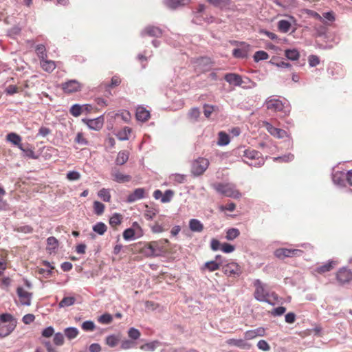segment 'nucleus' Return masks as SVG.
Returning a JSON list of instances; mask_svg holds the SVG:
<instances>
[{
	"mask_svg": "<svg viewBox=\"0 0 352 352\" xmlns=\"http://www.w3.org/2000/svg\"><path fill=\"white\" fill-rule=\"evenodd\" d=\"M146 193V190L143 188H138L134 190L133 192L130 193L127 198L126 201L128 203H133L139 199H141L144 197Z\"/></svg>",
	"mask_w": 352,
	"mask_h": 352,
	"instance_id": "f3484780",
	"label": "nucleus"
},
{
	"mask_svg": "<svg viewBox=\"0 0 352 352\" xmlns=\"http://www.w3.org/2000/svg\"><path fill=\"white\" fill-rule=\"evenodd\" d=\"M240 234V231L237 228H230L226 231V238L228 241L234 240L237 238Z\"/></svg>",
	"mask_w": 352,
	"mask_h": 352,
	"instance_id": "ea45409f",
	"label": "nucleus"
},
{
	"mask_svg": "<svg viewBox=\"0 0 352 352\" xmlns=\"http://www.w3.org/2000/svg\"><path fill=\"white\" fill-rule=\"evenodd\" d=\"M186 177V176L185 175L179 173L173 174L170 177V179L179 184L184 182Z\"/></svg>",
	"mask_w": 352,
	"mask_h": 352,
	"instance_id": "5fc2aeb1",
	"label": "nucleus"
},
{
	"mask_svg": "<svg viewBox=\"0 0 352 352\" xmlns=\"http://www.w3.org/2000/svg\"><path fill=\"white\" fill-rule=\"evenodd\" d=\"M122 221V215L118 213H115L109 219V224L113 228H116L119 226Z\"/></svg>",
	"mask_w": 352,
	"mask_h": 352,
	"instance_id": "f704fd0d",
	"label": "nucleus"
},
{
	"mask_svg": "<svg viewBox=\"0 0 352 352\" xmlns=\"http://www.w3.org/2000/svg\"><path fill=\"white\" fill-rule=\"evenodd\" d=\"M254 287L255 288L254 296L257 300L270 302V298H276L275 293H270L260 280L257 279L254 280Z\"/></svg>",
	"mask_w": 352,
	"mask_h": 352,
	"instance_id": "7ed1b4c3",
	"label": "nucleus"
},
{
	"mask_svg": "<svg viewBox=\"0 0 352 352\" xmlns=\"http://www.w3.org/2000/svg\"><path fill=\"white\" fill-rule=\"evenodd\" d=\"M291 21L287 20H280L277 23V28L279 32L282 33H287L292 28V22H295L296 20L294 16H289Z\"/></svg>",
	"mask_w": 352,
	"mask_h": 352,
	"instance_id": "a211bd4d",
	"label": "nucleus"
},
{
	"mask_svg": "<svg viewBox=\"0 0 352 352\" xmlns=\"http://www.w3.org/2000/svg\"><path fill=\"white\" fill-rule=\"evenodd\" d=\"M82 329L85 331H92L95 329V324L92 321H85L82 324Z\"/></svg>",
	"mask_w": 352,
	"mask_h": 352,
	"instance_id": "680f3d73",
	"label": "nucleus"
},
{
	"mask_svg": "<svg viewBox=\"0 0 352 352\" xmlns=\"http://www.w3.org/2000/svg\"><path fill=\"white\" fill-rule=\"evenodd\" d=\"M123 238L125 240H131L136 238V234H135L133 230L131 228L126 229L122 234Z\"/></svg>",
	"mask_w": 352,
	"mask_h": 352,
	"instance_id": "603ef678",
	"label": "nucleus"
},
{
	"mask_svg": "<svg viewBox=\"0 0 352 352\" xmlns=\"http://www.w3.org/2000/svg\"><path fill=\"white\" fill-rule=\"evenodd\" d=\"M98 197L105 202H109L111 200V194L108 189L102 188L98 193Z\"/></svg>",
	"mask_w": 352,
	"mask_h": 352,
	"instance_id": "37998d69",
	"label": "nucleus"
},
{
	"mask_svg": "<svg viewBox=\"0 0 352 352\" xmlns=\"http://www.w3.org/2000/svg\"><path fill=\"white\" fill-rule=\"evenodd\" d=\"M131 133V129L125 126L122 130L120 131L117 133V137L120 140H126L129 139V136Z\"/></svg>",
	"mask_w": 352,
	"mask_h": 352,
	"instance_id": "e433bc0d",
	"label": "nucleus"
},
{
	"mask_svg": "<svg viewBox=\"0 0 352 352\" xmlns=\"http://www.w3.org/2000/svg\"><path fill=\"white\" fill-rule=\"evenodd\" d=\"M242 157L243 162L251 166L261 167L265 163V159L261 153L254 149L244 150Z\"/></svg>",
	"mask_w": 352,
	"mask_h": 352,
	"instance_id": "f257e3e1",
	"label": "nucleus"
},
{
	"mask_svg": "<svg viewBox=\"0 0 352 352\" xmlns=\"http://www.w3.org/2000/svg\"><path fill=\"white\" fill-rule=\"evenodd\" d=\"M54 343L57 346H61L64 343V336L61 333H56L53 339Z\"/></svg>",
	"mask_w": 352,
	"mask_h": 352,
	"instance_id": "6e6d98bb",
	"label": "nucleus"
},
{
	"mask_svg": "<svg viewBox=\"0 0 352 352\" xmlns=\"http://www.w3.org/2000/svg\"><path fill=\"white\" fill-rule=\"evenodd\" d=\"M221 250L225 253H230L234 250V247L231 244L224 243L221 245Z\"/></svg>",
	"mask_w": 352,
	"mask_h": 352,
	"instance_id": "338daca9",
	"label": "nucleus"
},
{
	"mask_svg": "<svg viewBox=\"0 0 352 352\" xmlns=\"http://www.w3.org/2000/svg\"><path fill=\"white\" fill-rule=\"evenodd\" d=\"M214 189L219 193L234 199H239L241 192L236 189L235 185L231 183H217L213 185Z\"/></svg>",
	"mask_w": 352,
	"mask_h": 352,
	"instance_id": "20e7f679",
	"label": "nucleus"
},
{
	"mask_svg": "<svg viewBox=\"0 0 352 352\" xmlns=\"http://www.w3.org/2000/svg\"><path fill=\"white\" fill-rule=\"evenodd\" d=\"M0 322L7 323L0 324V337L4 338L10 335L16 327V320L10 314H2L0 315Z\"/></svg>",
	"mask_w": 352,
	"mask_h": 352,
	"instance_id": "f03ea898",
	"label": "nucleus"
},
{
	"mask_svg": "<svg viewBox=\"0 0 352 352\" xmlns=\"http://www.w3.org/2000/svg\"><path fill=\"white\" fill-rule=\"evenodd\" d=\"M112 320V316L110 314H105L100 317L98 321L102 324H109L111 322Z\"/></svg>",
	"mask_w": 352,
	"mask_h": 352,
	"instance_id": "69168bd1",
	"label": "nucleus"
},
{
	"mask_svg": "<svg viewBox=\"0 0 352 352\" xmlns=\"http://www.w3.org/2000/svg\"><path fill=\"white\" fill-rule=\"evenodd\" d=\"M135 343L132 340H124L122 341L120 347L122 349L126 350L133 347Z\"/></svg>",
	"mask_w": 352,
	"mask_h": 352,
	"instance_id": "0e129e2a",
	"label": "nucleus"
},
{
	"mask_svg": "<svg viewBox=\"0 0 352 352\" xmlns=\"http://www.w3.org/2000/svg\"><path fill=\"white\" fill-rule=\"evenodd\" d=\"M143 34L159 37L162 35V30L157 27L149 25L144 30Z\"/></svg>",
	"mask_w": 352,
	"mask_h": 352,
	"instance_id": "bb28decb",
	"label": "nucleus"
},
{
	"mask_svg": "<svg viewBox=\"0 0 352 352\" xmlns=\"http://www.w3.org/2000/svg\"><path fill=\"white\" fill-rule=\"evenodd\" d=\"M336 265V263L335 261H329L328 263L318 267L316 271L319 274H324L333 270Z\"/></svg>",
	"mask_w": 352,
	"mask_h": 352,
	"instance_id": "7c9ffc66",
	"label": "nucleus"
},
{
	"mask_svg": "<svg viewBox=\"0 0 352 352\" xmlns=\"http://www.w3.org/2000/svg\"><path fill=\"white\" fill-rule=\"evenodd\" d=\"M221 267V263L218 261H210L204 263V265L201 267V270H208V272H212L219 270Z\"/></svg>",
	"mask_w": 352,
	"mask_h": 352,
	"instance_id": "393cba45",
	"label": "nucleus"
},
{
	"mask_svg": "<svg viewBox=\"0 0 352 352\" xmlns=\"http://www.w3.org/2000/svg\"><path fill=\"white\" fill-rule=\"evenodd\" d=\"M136 118L142 122L147 121L150 118V112L144 107H139L136 109Z\"/></svg>",
	"mask_w": 352,
	"mask_h": 352,
	"instance_id": "b1692460",
	"label": "nucleus"
},
{
	"mask_svg": "<svg viewBox=\"0 0 352 352\" xmlns=\"http://www.w3.org/2000/svg\"><path fill=\"white\" fill-rule=\"evenodd\" d=\"M302 254L303 251L299 249L278 248L274 251V256L281 260L289 257H299Z\"/></svg>",
	"mask_w": 352,
	"mask_h": 352,
	"instance_id": "423d86ee",
	"label": "nucleus"
},
{
	"mask_svg": "<svg viewBox=\"0 0 352 352\" xmlns=\"http://www.w3.org/2000/svg\"><path fill=\"white\" fill-rule=\"evenodd\" d=\"M129 153L127 151H121L118 153L117 157L116 159V164L117 165H123L124 164L129 160Z\"/></svg>",
	"mask_w": 352,
	"mask_h": 352,
	"instance_id": "c756f323",
	"label": "nucleus"
},
{
	"mask_svg": "<svg viewBox=\"0 0 352 352\" xmlns=\"http://www.w3.org/2000/svg\"><path fill=\"white\" fill-rule=\"evenodd\" d=\"M226 343L228 345L235 346L239 349H245V350H249L252 347L251 344L245 342L244 340H242V339H234V338L228 339L226 341Z\"/></svg>",
	"mask_w": 352,
	"mask_h": 352,
	"instance_id": "6ab92c4d",
	"label": "nucleus"
},
{
	"mask_svg": "<svg viewBox=\"0 0 352 352\" xmlns=\"http://www.w3.org/2000/svg\"><path fill=\"white\" fill-rule=\"evenodd\" d=\"M41 67L47 73H52L56 67L55 61L48 60L47 58L40 60Z\"/></svg>",
	"mask_w": 352,
	"mask_h": 352,
	"instance_id": "5701e85b",
	"label": "nucleus"
},
{
	"mask_svg": "<svg viewBox=\"0 0 352 352\" xmlns=\"http://www.w3.org/2000/svg\"><path fill=\"white\" fill-rule=\"evenodd\" d=\"M94 212L97 215H101L104 210V205L100 201H95L94 202Z\"/></svg>",
	"mask_w": 352,
	"mask_h": 352,
	"instance_id": "3c124183",
	"label": "nucleus"
},
{
	"mask_svg": "<svg viewBox=\"0 0 352 352\" xmlns=\"http://www.w3.org/2000/svg\"><path fill=\"white\" fill-rule=\"evenodd\" d=\"M145 208L144 216L147 220L153 219L157 213V210L154 207L146 205Z\"/></svg>",
	"mask_w": 352,
	"mask_h": 352,
	"instance_id": "2f4dec72",
	"label": "nucleus"
},
{
	"mask_svg": "<svg viewBox=\"0 0 352 352\" xmlns=\"http://www.w3.org/2000/svg\"><path fill=\"white\" fill-rule=\"evenodd\" d=\"M76 302V298L73 296L64 297L62 300L59 302V307H66L73 305Z\"/></svg>",
	"mask_w": 352,
	"mask_h": 352,
	"instance_id": "c9c22d12",
	"label": "nucleus"
},
{
	"mask_svg": "<svg viewBox=\"0 0 352 352\" xmlns=\"http://www.w3.org/2000/svg\"><path fill=\"white\" fill-rule=\"evenodd\" d=\"M173 192L171 190H167L165 191L164 194L162 195L161 201L162 203H167L170 201L173 196Z\"/></svg>",
	"mask_w": 352,
	"mask_h": 352,
	"instance_id": "4d7b16f0",
	"label": "nucleus"
},
{
	"mask_svg": "<svg viewBox=\"0 0 352 352\" xmlns=\"http://www.w3.org/2000/svg\"><path fill=\"white\" fill-rule=\"evenodd\" d=\"M152 245L155 252L159 255L161 252H165L167 250V245L169 243V241L166 239H162L158 241L150 242Z\"/></svg>",
	"mask_w": 352,
	"mask_h": 352,
	"instance_id": "dca6fc26",
	"label": "nucleus"
},
{
	"mask_svg": "<svg viewBox=\"0 0 352 352\" xmlns=\"http://www.w3.org/2000/svg\"><path fill=\"white\" fill-rule=\"evenodd\" d=\"M120 83H121V79L120 78V77L117 76H114L111 78V83L109 85H106L105 86H106V87L113 88V87H116L120 85Z\"/></svg>",
	"mask_w": 352,
	"mask_h": 352,
	"instance_id": "bf43d9fd",
	"label": "nucleus"
},
{
	"mask_svg": "<svg viewBox=\"0 0 352 352\" xmlns=\"http://www.w3.org/2000/svg\"><path fill=\"white\" fill-rule=\"evenodd\" d=\"M224 79L230 85L234 86H241L243 83L242 78L240 75L235 73H228L224 76Z\"/></svg>",
	"mask_w": 352,
	"mask_h": 352,
	"instance_id": "aec40b11",
	"label": "nucleus"
},
{
	"mask_svg": "<svg viewBox=\"0 0 352 352\" xmlns=\"http://www.w3.org/2000/svg\"><path fill=\"white\" fill-rule=\"evenodd\" d=\"M16 292L21 305H30L31 303L32 293L28 292L22 287H18Z\"/></svg>",
	"mask_w": 352,
	"mask_h": 352,
	"instance_id": "2eb2a0df",
	"label": "nucleus"
},
{
	"mask_svg": "<svg viewBox=\"0 0 352 352\" xmlns=\"http://www.w3.org/2000/svg\"><path fill=\"white\" fill-rule=\"evenodd\" d=\"M6 140L13 145L17 146L19 149H23V144L21 137L16 133L12 132L6 135Z\"/></svg>",
	"mask_w": 352,
	"mask_h": 352,
	"instance_id": "4be33fe9",
	"label": "nucleus"
},
{
	"mask_svg": "<svg viewBox=\"0 0 352 352\" xmlns=\"http://www.w3.org/2000/svg\"><path fill=\"white\" fill-rule=\"evenodd\" d=\"M140 253L146 257H152L157 256V253L154 250L151 243H144L143 245L138 249Z\"/></svg>",
	"mask_w": 352,
	"mask_h": 352,
	"instance_id": "412c9836",
	"label": "nucleus"
},
{
	"mask_svg": "<svg viewBox=\"0 0 352 352\" xmlns=\"http://www.w3.org/2000/svg\"><path fill=\"white\" fill-rule=\"evenodd\" d=\"M131 229L133 230L135 234H136V238H140L143 236L144 232L140 225L135 221L132 223Z\"/></svg>",
	"mask_w": 352,
	"mask_h": 352,
	"instance_id": "a18cd8bd",
	"label": "nucleus"
},
{
	"mask_svg": "<svg viewBox=\"0 0 352 352\" xmlns=\"http://www.w3.org/2000/svg\"><path fill=\"white\" fill-rule=\"evenodd\" d=\"M119 341H120V337L118 336H116V335L109 336L106 338V344L111 347L116 346L118 344V343L119 342Z\"/></svg>",
	"mask_w": 352,
	"mask_h": 352,
	"instance_id": "79ce46f5",
	"label": "nucleus"
},
{
	"mask_svg": "<svg viewBox=\"0 0 352 352\" xmlns=\"http://www.w3.org/2000/svg\"><path fill=\"white\" fill-rule=\"evenodd\" d=\"M58 241L54 236H50L47 239L46 250L49 253L54 252L58 247Z\"/></svg>",
	"mask_w": 352,
	"mask_h": 352,
	"instance_id": "a878e982",
	"label": "nucleus"
},
{
	"mask_svg": "<svg viewBox=\"0 0 352 352\" xmlns=\"http://www.w3.org/2000/svg\"><path fill=\"white\" fill-rule=\"evenodd\" d=\"M258 348L263 351H268L270 349L269 344L264 340H261L257 343Z\"/></svg>",
	"mask_w": 352,
	"mask_h": 352,
	"instance_id": "052dcab7",
	"label": "nucleus"
},
{
	"mask_svg": "<svg viewBox=\"0 0 352 352\" xmlns=\"http://www.w3.org/2000/svg\"><path fill=\"white\" fill-rule=\"evenodd\" d=\"M265 106L268 110L274 112L282 111L284 109V104L283 102L276 98H267L265 101Z\"/></svg>",
	"mask_w": 352,
	"mask_h": 352,
	"instance_id": "1a4fd4ad",
	"label": "nucleus"
},
{
	"mask_svg": "<svg viewBox=\"0 0 352 352\" xmlns=\"http://www.w3.org/2000/svg\"><path fill=\"white\" fill-rule=\"evenodd\" d=\"M200 116V111L198 108H192L188 114V118L192 121H197Z\"/></svg>",
	"mask_w": 352,
	"mask_h": 352,
	"instance_id": "8fccbe9b",
	"label": "nucleus"
},
{
	"mask_svg": "<svg viewBox=\"0 0 352 352\" xmlns=\"http://www.w3.org/2000/svg\"><path fill=\"white\" fill-rule=\"evenodd\" d=\"M35 51H36V54L40 60H41V59L47 58L46 47L44 45H43V44L37 45L35 47Z\"/></svg>",
	"mask_w": 352,
	"mask_h": 352,
	"instance_id": "473e14b6",
	"label": "nucleus"
},
{
	"mask_svg": "<svg viewBox=\"0 0 352 352\" xmlns=\"http://www.w3.org/2000/svg\"><path fill=\"white\" fill-rule=\"evenodd\" d=\"M140 331L134 327L130 328L128 331V336L132 340H136L140 338Z\"/></svg>",
	"mask_w": 352,
	"mask_h": 352,
	"instance_id": "49530a36",
	"label": "nucleus"
},
{
	"mask_svg": "<svg viewBox=\"0 0 352 352\" xmlns=\"http://www.w3.org/2000/svg\"><path fill=\"white\" fill-rule=\"evenodd\" d=\"M82 122L91 129L98 131L103 126L104 119L102 117H98L95 119H82Z\"/></svg>",
	"mask_w": 352,
	"mask_h": 352,
	"instance_id": "ddd939ff",
	"label": "nucleus"
},
{
	"mask_svg": "<svg viewBox=\"0 0 352 352\" xmlns=\"http://www.w3.org/2000/svg\"><path fill=\"white\" fill-rule=\"evenodd\" d=\"M113 179L118 183H126L131 180V177L121 173L119 170L113 168L111 173Z\"/></svg>",
	"mask_w": 352,
	"mask_h": 352,
	"instance_id": "4468645a",
	"label": "nucleus"
},
{
	"mask_svg": "<svg viewBox=\"0 0 352 352\" xmlns=\"http://www.w3.org/2000/svg\"><path fill=\"white\" fill-rule=\"evenodd\" d=\"M190 0H165L166 6L170 9H176L179 6H184Z\"/></svg>",
	"mask_w": 352,
	"mask_h": 352,
	"instance_id": "c85d7f7f",
	"label": "nucleus"
},
{
	"mask_svg": "<svg viewBox=\"0 0 352 352\" xmlns=\"http://www.w3.org/2000/svg\"><path fill=\"white\" fill-rule=\"evenodd\" d=\"M189 228L192 232H201L204 230V225L198 219H192L189 221Z\"/></svg>",
	"mask_w": 352,
	"mask_h": 352,
	"instance_id": "cd10ccee",
	"label": "nucleus"
},
{
	"mask_svg": "<svg viewBox=\"0 0 352 352\" xmlns=\"http://www.w3.org/2000/svg\"><path fill=\"white\" fill-rule=\"evenodd\" d=\"M160 345V342L157 340H154L151 342L146 343L140 346V349L143 351H153L155 349Z\"/></svg>",
	"mask_w": 352,
	"mask_h": 352,
	"instance_id": "72a5a7b5",
	"label": "nucleus"
},
{
	"mask_svg": "<svg viewBox=\"0 0 352 352\" xmlns=\"http://www.w3.org/2000/svg\"><path fill=\"white\" fill-rule=\"evenodd\" d=\"M204 113L206 118H209L212 113L214 111L215 107L213 105L204 104Z\"/></svg>",
	"mask_w": 352,
	"mask_h": 352,
	"instance_id": "e2e57ef3",
	"label": "nucleus"
},
{
	"mask_svg": "<svg viewBox=\"0 0 352 352\" xmlns=\"http://www.w3.org/2000/svg\"><path fill=\"white\" fill-rule=\"evenodd\" d=\"M65 333L67 338L71 340L75 338L78 336V331L75 327H69L65 329Z\"/></svg>",
	"mask_w": 352,
	"mask_h": 352,
	"instance_id": "c03bdc74",
	"label": "nucleus"
},
{
	"mask_svg": "<svg viewBox=\"0 0 352 352\" xmlns=\"http://www.w3.org/2000/svg\"><path fill=\"white\" fill-rule=\"evenodd\" d=\"M80 178V174L77 171H69L67 174V179L69 181L78 180Z\"/></svg>",
	"mask_w": 352,
	"mask_h": 352,
	"instance_id": "13d9d810",
	"label": "nucleus"
},
{
	"mask_svg": "<svg viewBox=\"0 0 352 352\" xmlns=\"http://www.w3.org/2000/svg\"><path fill=\"white\" fill-rule=\"evenodd\" d=\"M82 108L83 107L81 105L77 104H74L71 107L69 112L73 116L78 117L82 113Z\"/></svg>",
	"mask_w": 352,
	"mask_h": 352,
	"instance_id": "09e8293b",
	"label": "nucleus"
},
{
	"mask_svg": "<svg viewBox=\"0 0 352 352\" xmlns=\"http://www.w3.org/2000/svg\"><path fill=\"white\" fill-rule=\"evenodd\" d=\"M222 271L225 275L230 277H239L242 274V268L238 263L231 262L222 266Z\"/></svg>",
	"mask_w": 352,
	"mask_h": 352,
	"instance_id": "0eeeda50",
	"label": "nucleus"
},
{
	"mask_svg": "<svg viewBox=\"0 0 352 352\" xmlns=\"http://www.w3.org/2000/svg\"><path fill=\"white\" fill-rule=\"evenodd\" d=\"M285 55L288 59L292 60H296L300 57V54L296 49L286 50L285 51Z\"/></svg>",
	"mask_w": 352,
	"mask_h": 352,
	"instance_id": "4c0bfd02",
	"label": "nucleus"
},
{
	"mask_svg": "<svg viewBox=\"0 0 352 352\" xmlns=\"http://www.w3.org/2000/svg\"><path fill=\"white\" fill-rule=\"evenodd\" d=\"M82 84L76 80H70L61 84V88L66 94H72L81 90Z\"/></svg>",
	"mask_w": 352,
	"mask_h": 352,
	"instance_id": "6e6552de",
	"label": "nucleus"
},
{
	"mask_svg": "<svg viewBox=\"0 0 352 352\" xmlns=\"http://www.w3.org/2000/svg\"><path fill=\"white\" fill-rule=\"evenodd\" d=\"M76 143L82 145V146H86L88 144V141L86 140V138L84 137V135L82 133H78L76 138H75Z\"/></svg>",
	"mask_w": 352,
	"mask_h": 352,
	"instance_id": "864d4df0",
	"label": "nucleus"
},
{
	"mask_svg": "<svg viewBox=\"0 0 352 352\" xmlns=\"http://www.w3.org/2000/svg\"><path fill=\"white\" fill-rule=\"evenodd\" d=\"M235 208H236V205H235V204H234L232 202L229 203L226 206L221 205L219 207V210L222 212L225 211V210H228V211L232 212L235 210Z\"/></svg>",
	"mask_w": 352,
	"mask_h": 352,
	"instance_id": "774afa93",
	"label": "nucleus"
},
{
	"mask_svg": "<svg viewBox=\"0 0 352 352\" xmlns=\"http://www.w3.org/2000/svg\"><path fill=\"white\" fill-rule=\"evenodd\" d=\"M263 125L265 127L266 130L275 138H283L287 135L285 131L274 127L268 122H263Z\"/></svg>",
	"mask_w": 352,
	"mask_h": 352,
	"instance_id": "9d476101",
	"label": "nucleus"
},
{
	"mask_svg": "<svg viewBox=\"0 0 352 352\" xmlns=\"http://www.w3.org/2000/svg\"><path fill=\"white\" fill-rule=\"evenodd\" d=\"M207 1L221 10H233L235 6L232 0H207Z\"/></svg>",
	"mask_w": 352,
	"mask_h": 352,
	"instance_id": "9b49d317",
	"label": "nucleus"
},
{
	"mask_svg": "<svg viewBox=\"0 0 352 352\" xmlns=\"http://www.w3.org/2000/svg\"><path fill=\"white\" fill-rule=\"evenodd\" d=\"M209 161L204 157H198L192 162L191 173L195 176L204 174L209 166Z\"/></svg>",
	"mask_w": 352,
	"mask_h": 352,
	"instance_id": "39448f33",
	"label": "nucleus"
},
{
	"mask_svg": "<svg viewBox=\"0 0 352 352\" xmlns=\"http://www.w3.org/2000/svg\"><path fill=\"white\" fill-rule=\"evenodd\" d=\"M336 278L340 284H344L352 279V272L346 268H342L337 272Z\"/></svg>",
	"mask_w": 352,
	"mask_h": 352,
	"instance_id": "f8f14e48",
	"label": "nucleus"
},
{
	"mask_svg": "<svg viewBox=\"0 0 352 352\" xmlns=\"http://www.w3.org/2000/svg\"><path fill=\"white\" fill-rule=\"evenodd\" d=\"M229 142H230L229 135L223 131L219 132L217 144L220 146H225V145H227Z\"/></svg>",
	"mask_w": 352,
	"mask_h": 352,
	"instance_id": "58836bf2",
	"label": "nucleus"
},
{
	"mask_svg": "<svg viewBox=\"0 0 352 352\" xmlns=\"http://www.w3.org/2000/svg\"><path fill=\"white\" fill-rule=\"evenodd\" d=\"M269 58V55L265 51H258L254 55V59L256 62H258L263 60H267Z\"/></svg>",
	"mask_w": 352,
	"mask_h": 352,
	"instance_id": "de8ad7c7",
	"label": "nucleus"
},
{
	"mask_svg": "<svg viewBox=\"0 0 352 352\" xmlns=\"http://www.w3.org/2000/svg\"><path fill=\"white\" fill-rule=\"evenodd\" d=\"M107 230V226L102 222H98L93 226V230L100 235L104 234Z\"/></svg>",
	"mask_w": 352,
	"mask_h": 352,
	"instance_id": "a19ab883",
	"label": "nucleus"
}]
</instances>
